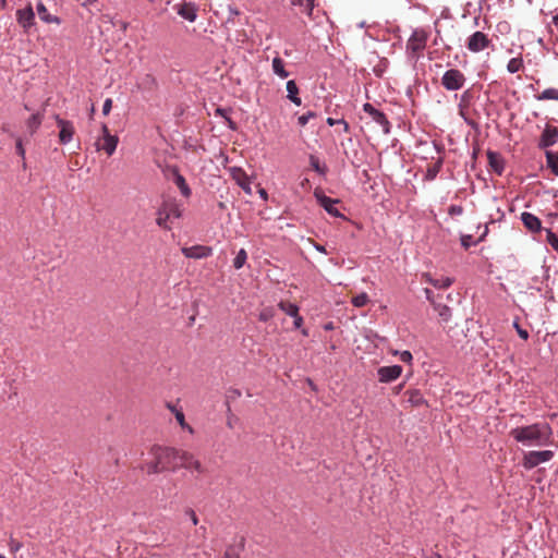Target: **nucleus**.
Masks as SVG:
<instances>
[{"instance_id": "f257e3e1", "label": "nucleus", "mask_w": 558, "mask_h": 558, "mask_svg": "<svg viewBox=\"0 0 558 558\" xmlns=\"http://www.w3.org/2000/svg\"><path fill=\"white\" fill-rule=\"evenodd\" d=\"M177 454V448L154 445L148 450V457L142 463L141 470L148 475L159 474L166 471H175L179 469Z\"/></svg>"}, {"instance_id": "f03ea898", "label": "nucleus", "mask_w": 558, "mask_h": 558, "mask_svg": "<svg viewBox=\"0 0 558 558\" xmlns=\"http://www.w3.org/2000/svg\"><path fill=\"white\" fill-rule=\"evenodd\" d=\"M510 435L514 440L527 446H545L550 442L551 428L547 423H535L513 428Z\"/></svg>"}, {"instance_id": "7ed1b4c3", "label": "nucleus", "mask_w": 558, "mask_h": 558, "mask_svg": "<svg viewBox=\"0 0 558 558\" xmlns=\"http://www.w3.org/2000/svg\"><path fill=\"white\" fill-rule=\"evenodd\" d=\"M170 217L180 218L181 209L175 202H165L158 209L156 222L163 229H170L168 220Z\"/></svg>"}, {"instance_id": "20e7f679", "label": "nucleus", "mask_w": 558, "mask_h": 558, "mask_svg": "<svg viewBox=\"0 0 558 558\" xmlns=\"http://www.w3.org/2000/svg\"><path fill=\"white\" fill-rule=\"evenodd\" d=\"M465 76L458 69H450L446 71L441 77V85L447 90H458L464 86Z\"/></svg>"}, {"instance_id": "39448f33", "label": "nucleus", "mask_w": 558, "mask_h": 558, "mask_svg": "<svg viewBox=\"0 0 558 558\" xmlns=\"http://www.w3.org/2000/svg\"><path fill=\"white\" fill-rule=\"evenodd\" d=\"M428 35L424 29H415L407 43V50L415 58L425 49Z\"/></svg>"}, {"instance_id": "423d86ee", "label": "nucleus", "mask_w": 558, "mask_h": 558, "mask_svg": "<svg viewBox=\"0 0 558 558\" xmlns=\"http://www.w3.org/2000/svg\"><path fill=\"white\" fill-rule=\"evenodd\" d=\"M177 462H179V469L194 470L198 473L205 472L201 461L190 451L178 449Z\"/></svg>"}, {"instance_id": "0eeeda50", "label": "nucleus", "mask_w": 558, "mask_h": 558, "mask_svg": "<svg viewBox=\"0 0 558 558\" xmlns=\"http://www.w3.org/2000/svg\"><path fill=\"white\" fill-rule=\"evenodd\" d=\"M553 457L554 452L551 450L529 451L523 456L522 465L526 470H531L541 463L551 460Z\"/></svg>"}, {"instance_id": "6e6552de", "label": "nucleus", "mask_w": 558, "mask_h": 558, "mask_svg": "<svg viewBox=\"0 0 558 558\" xmlns=\"http://www.w3.org/2000/svg\"><path fill=\"white\" fill-rule=\"evenodd\" d=\"M492 40L483 32L473 33L466 41V48L474 53L481 52L489 47Z\"/></svg>"}, {"instance_id": "1a4fd4ad", "label": "nucleus", "mask_w": 558, "mask_h": 558, "mask_svg": "<svg viewBox=\"0 0 558 558\" xmlns=\"http://www.w3.org/2000/svg\"><path fill=\"white\" fill-rule=\"evenodd\" d=\"M314 196L317 203L331 216L341 217L340 211L337 209L336 204L339 203L338 199L330 198L324 194V192L319 189H316L314 192Z\"/></svg>"}, {"instance_id": "9d476101", "label": "nucleus", "mask_w": 558, "mask_h": 558, "mask_svg": "<svg viewBox=\"0 0 558 558\" xmlns=\"http://www.w3.org/2000/svg\"><path fill=\"white\" fill-rule=\"evenodd\" d=\"M56 122L59 131V142L60 144H68L73 140V136L75 134V128L73 123L69 120L61 119L60 117H56Z\"/></svg>"}, {"instance_id": "9b49d317", "label": "nucleus", "mask_w": 558, "mask_h": 558, "mask_svg": "<svg viewBox=\"0 0 558 558\" xmlns=\"http://www.w3.org/2000/svg\"><path fill=\"white\" fill-rule=\"evenodd\" d=\"M425 294H426L427 300L433 305L434 310L438 313L439 323L440 324L448 323L451 317V310L447 305L437 302L433 295V292L429 289H425Z\"/></svg>"}, {"instance_id": "f8f14e48", "label": "nucleus", "mask_w": 558, "mask_h": 558, "mask_svg": "<svg viewBox=\"0 0 558 558\" xmlns=\"http://www.w3.org/2000/svg\"><path fill=\"white\" fill-rule=\"evenodd\" d=\"M402 371L403 368L400 365L379 367L377 371L378 380L380 383H391L401 376Z\"/></svg>"}, {"instance_id": "ddd939ff", "label": "nucleus", "mask_w": 558, "mask_h": 558, "mask_svg": "<svg viewBox=\"0 0 558 558\" xmlns=\"http://www.w3.org/2000/svg\"><path fill=\"white\" fill-rule=\"evenodd\" d=\"M558 142V128L546 124L539 141H538V147L539 148H547L553 145H555Z\"/></svg>"}, {"instance_id": "4468645a", "label": "nucleus", "mask_w": 558, "mask_h": 558, "mask_svg": "<svg viewBox=\"0 0 558 558\" xmlns=\"http://www.w3.org/2000/svg\"><path fill=\"white\" fill-rule=\"evenodd\" d=\"M182 253L187 258H206L211 255L213 250L209 246L205 245H194L191 247H183Z\"/></svg>"}, {"instance_id": "2eb2a0df", "label": "nucleus", "mask_w": 558, "mask_h": 558, "mask_svg": "<svg viewBox=\"0 0 558 558\" xmlns=\"http://www.w3.org/2000/svg\"><path fill=\"white\" fill-rule=\"evenodd\" d=\"M119 138L117 135L114 136H107V137H99L95 145L97 150H105L108 156H111L118 146Z\"/></svg>"}, {"instance_id": "dca6fc26", "label": "nucleus", "mask_w": 558, "mask_h": 558, "mask_svg": "<svg viewBox=\"0 0 558 558\" xmlns=\"http://www.w3.org/2000/svg\"><path fill=\"white\" fill-rule=\"evenodd\" d=\"M363 109L373 118L376 123L384 128L385 132L389 131V122L384 112L377 110L372 104L368 102L364 104Z\"/></svg>"}, {"instance_id": "f3484780", "label": "nucleus", "mask_w": 558, "mask_h": 558, "mask_svg": "<svg viewBox=\"0 0 558 558\" xmlns=\"http://www.w3.org/2000/svg\"><path fill=\"white\" fill-rule=\"evenodd\" d=\"M16 19H17L19 24L24 29H28L34 24V21H35V14H34L33 8L31 5H28L25 9L17 10Z\"/></svg>"}, {"instance_id": "a211bd4d", "label": "nucleus", "mask_w": 558, "mask_h": 558, "mask_svg": "<svg viewBox=\"0 0 558 558\" xmlns=\"http://www.w3.org/2000/svg\"><path fill=\"white\" fill-rule=\"evenodd\" d=\"M178 14L190 22H194L197 17V7L192 2H184L179 7Z\"/></svg>"}, {"instance_id": "6ab92c4d", "label": "nucleus", "mask_w": 558, "mask_h": 558, "mask_svg": "<svg viewBox=\"0 0 558 558\" xmlns=\"http://www.w3.org/2000/svg\"><path fill=\"white\" fill-rule=\"evenodd\" d=\"M233 179L245 191L246 194H252L251 180L243 170L234 169Z\"/></svg>"}, {"instance_id": "aec40b11", "label": "nucleus", "mask_w": 558, "mask_h": 558, "mask_svg": "<svg viewBox=\"0 0 558 558\" xmlns=\"http://www.w3.org/2000/svg\"><path fill=\"white\" fill-rule=\"evenodd\" d=\"M521 220L523 225L530 230V231H539L542 223L541 220L534 216L531 213H522Z\"/></svg>"}, {"instance_id": "412c9836", "label": "nucleus", "mask_w": 558, "mask_h": 558, "mask_svg": "<svg viewBox=\"0 0 558 558\" xmlns=\"http://www.w3.org/2000/svg\"><path fill=\"white\" fill-rule=\"evenodd\" d=\"M137 86L142 90L153 92L157 89L158 82L153 74H145L143 77H141Z\"/></svg>"}, {"instance_id": "4be33fe9", "label": "nucleus", "mask_w": 558, "mask_h": 558, "mask_svg": "<svg viewBox=\"0 0 558 558\" xmlns=\"http://www.w3.org/2000/svg\"><path fill=\"white\" fill-rule=\"evenodd\" d=\"M168 409L174 414L177 422L183 429H187L191 434L193 428L185 422V416L182 410L177 409L174 405L168 403Z\"/></svg>"}, {"instance_id": "5701e85b", "label": "nucleus", "mask_w": 558, "mask_h": 558, "mask_svg": "<svg viewBox=\"0 0 558 558\" xmlns=\"http://www.w3.org/2000/svg\"><path fill=\"white\" fill-rule=\"evenodd\" d=\"M244 549V538H241L238 545H229L221 558H240Z\"/></svg>"}, {"instance_id": "b1692460", "label": "nucleus", "mask_w": 558, "mask_h": 558, "mask_svg": "<svg viewBox=\"0 0 558 558\" xmlns=\"http://www.w3.org/2000/svg\"><path fill=\"white\" fill-rule=\"evenodd\" d=\"M287 92H288V98L296 106H300L302 101H301V98L298 96L299 88L296 86V83L293 80L287 82Z\"/></svg>"}, {"instance_id": "393cba45", "label": "nucleus", "mask_w": 558, "mask_h": 558, "mask_svg": "<svg viewBox=\"0 0 558 558\" xmlns=\"http://www.w3.org/2000/svg\"><path fill=\"white\" fill-rule=\"evenodd\" d=\"M173 173H174V183L181 191L182 195L185 197H189L191 195V189L189 187L184 177L181 175L178 170H174Z\"/></svg>"}, {"instance_id": "a878e982", "label": "nucleus", "mask_w": 558, "mask_h": 558, "mask_svg": "<svg viewBox=\"0 0 558 558\" xmlns=\"http://www.w3.org/2000/svg\"><path fill=\"white\" fill-rule=\"evenodd\" d=\"M425 278V281L433 284L435 288L438 289H446L451 286L452 280L448 277L441 278V279H433L428 274H425L423 276Z\"/></svg>"}, {"instance_id": "bb28decb", "label": "nucleus", "mask_w": 558, "mask_h": 558, "mask_svg": "<svg viewBox=\"0 0 558 558\" xmlns=\"http://www.w3.org/2000/svg\"><path fill=\"white\" fill-rule=\"evenodd\" d=\"M292 4L300 7L306 15L312 16L315 7V0H292Z\"/></svg>"}, {"instance_id": "cd10ccee", "label": "nucleus", "mask_w": 558, "mask_h": 558, "mask_svg": "<svg viewBox=\"0 0 558 558\" xmlns=\"http://www.w3.org/2000/svg\"><path fill=\"white\" fill-rule=\"evenodd\" d=\"M272 71L275 74L280 76L281 78H286L289 76V72L284 69V62L281 58L276 57L272 60Z\"/></svg>"}, {"instance_id": "c85d7f7f", "label": "nucleus", "mask_w": 558, "mask_h": 558, "mask_svg": "<svg viewBox=\"0 0 558 558\" xmlns=\"http://www.w3.org/2000/svg\"><path fill=\"white\" fill-rule=\"evenodd\" d=\"M36 8H37V13L41 21H44L46 23L58 22L57 17H53L52 15H50L48 13V10L46 9V7L43 2H38Z\"/></svg>"}, {"instance_id": "c756f323", "label": "nucleus", "mask_w": 558, "mask_h": 558, "mask_svg": "<svg viewBox=\"0 0 558 558\" xmlns=\"http://www.w3.org/2000/svg\"><path fill=\"white\" fill-rule=\"evenodd\" d=\"M547 167L551 169L555 175H558V155L553 151H546Z\"/></svg>"}, {"instance_id": "7c9ffc66", "label": "nucleus", "mask_w": 558, "mask_h": 558, "mask_svg": "<svg viewBox=\"0 0 558 558\" xmlns=\"http://www.w3.org/2000/svg\"><path fill=\"white\" fill-rule=\"evenodd\" d=\"M43 122V114L35 113L27 120V129L31 134L35 133Z\"/></svg>"}, {"instance_id": "2f4dec72", "label": "nucleus", "mask_w": 558, "mask_h": 558, "mask_svg": "<svg viewBox=\"0 0 558 558\" xmlns=\"http://www.w3.org/2000/svg\"><path fill=\"white\" fill-rule=\"evenodd\" d=\"M441 167H442V158L439 157L434 165H432L427 168L426 179L434 180L437 177V174L439 173Z\"/></svg>"}, {"instance_id": "473e14b6", "label": "nucleus", "mask_w": 558, "mask_h": 558, "mask_svg": "<svg viewBox=\"0 0 558 558\" xmlns=\"http://www.w3.org/2000/svg\"><path fill=\"white\" fill-rule=\"evenodd\" d=\"M538 100H558V89L547 88L536 96Z\"/></svg>"}, {"instance_id": "72a5a7b5", "label": "nucleus", "mask_w": 558, "mask_h": 558, "mask_svg": "<svg viewBox=\"0 0 558 558\" xmlns=\"http://www.w3.org/2000/svg\"><path fill=\"white\" fill-rule=\"evenodd\" d=\"M279 308L284 312L287 315L289 316H296V313L299 312V307L293 304V303H290V302H284V301H281L279 304H278Z\"/></svg>"}, {"instance_id": "f704fd0d", "label": "nucleus", "mask_w": 558, "mask_h": 558, "mask_svg": "<svg viewBox=\"0 0 558 558\" xmlns=\"http://www.w3.org/2000/svg\"><path fill=\"white\" fill-rule=\"evenodd\" d=\"M523 68V59L521 57L512 58L507 64V70L510 73H517Z\"/></svg>"}, {"instance_id": "c9c22d12", "label": "nucleus", "mask_w": 558, "mask_h": 558, "mask_svg": "<svg viewBox=\"0 0 558 558\" xmlns=\"http://www.w3.org/2000/svg\"><path fill=\"white\" fill-rule=\"evenodd\" d=\"M246 259H247V253L244 248H241L233 259V267L235 269L242 268L244 266Z\"/></svg>"}, {"instance_id": "e433bc0d", "label": "nucleus", "mask_w": 558, "mask_h": 558, "mask_svg": "<svg viewBox=\"0 0 558 558\" xmlns=\"http://www.w3.org/2000/svg\"><path fill=\"white\" fill-rule=\"evenodd\" d=\"M351 302L355 307H363L369 302V299L368 295L365 292H363L353 296Z\"/></svg>"}, {"instance_id": "4c0bfd02", "label": "nucleus", "mask_w": 558, "mask_h": 558, "mask_svg": "<svg viewBox=\"0 0 558 558\" xmlns=\"http://www.w3.org/2000/svg\"><path fill=\"white\" fill-rule=\"evenodd\" d=\"M488 159H489V165L494 168V170L496 172H498L500 174L502 171V166L500 165V160H499L497 154L489 151Z\"/></svg>"}, {"instance_id": "58836bf2", "label": "nucleus", "mask_w": 558, "mask_h": 558, "mask_svg": "<svg viewBox=\"0 0 558 558\" xmlns=\"http://www.w3.org/2000/svg\"><path fill=\"white\" fill-rule=\"evenodd\" d=\"M310 165L316 172L320 174H324L326 172V167L320 166L319 159L314 155H311L310 157Z\"/></svg>"}, {"instance_id": "ea45409f", "label": "nucleus", "mask_w": 558, "mask_h": 558, "mask_svg": "<svg viewBox=\"0 0 558 558\" xmlns=\"http://www.w3.org/2000/svg\"><path fill=\"white\" fill-rule=\"evenodd\" d=\"M274 315H275L274 308L266 307V308L260 311V313L258 315V318L262 322H268L269 319H271L274 317Z\"/></svg>"}, {"instance_id": "a19ab883", "label": "nucleus", "mask_w": 558, "mask_h": 558, "mask_svg": "<svg viewBox=\"0 0 558 558\" xmlns=\"http://www.w3.org/2000/svg\"><path fill=\"white\" fill-rule=\"evenodd\" d=\"M547 242L558 253V235L550 230L547 231Z\"/></svg>"}, {"instance_id": "79ce46f5", "label": "nucleus", "mask_w": 558, "mask_h": 558, "mask_svg": "<svg viewBox=\"0 0 558 558\" xmlns=\"http://www.w3.org/2000/svg\"><path fill=\"white\" fill-rule=\"evenodd\" d=\"M326 122H327V124H328V125H330V126H332V125H335V124H337V123H341V124L343 125V131H344L345 133H348V132H349V130H350L349 124H348L344 120H342V119H341V120H336V119H333V118H328Z\"/></svg>"}, {"instance_id": "37998d69", "label": "nucleus", "mask_w": 558, "mask_h": 558, "mask_svg": "<svg viewBox=\"0 0 558 558\" xmlns=\"http://www.w3.org/2000/svg\"><path fill=\"white\" fill-rule=\"evenodd\" d=\"M422 401V395L418 390H413L410 393V402H412L415 405H418Z\"/></svg>"}, {"instance_id": "c03bdc74", "label": "nucleus", "mask_w": 558, "mask_h": 558, "mask_svg": "<svg viewBox=\"0 0 558 558\" xmlns=\"http://www.w3.org/2000/svg\"><path fill=\"white\" fill-rule=\"evenodd\" d=\"M448 214L450 216H460L463 214V207L460 206V205H451L449 208H448Z\"/></svg>"}, {"instance_id": "a18cd8bd", "label": "nucleus", "mask_w": 558, "mask_h": 558, "mask_svg": "<svg viewBox=\"0 0 558 558\" xmlns=\"http://www.w3.org/2000/svg\"><path fill=\"white\" fill-rule=\"evenodd\" d=\"M314 117H315V113H314V112H312V111H310V112H307V113H305V114H302L301 117H299V120H298V121H299V124H300L301 126H304V125H306V124H307V122L310 121V119H312V118H314Z\"/></svg>"}, {"instance_id": "49530a36", "label": "nucleus", "mask_w": 558, "mask_h": 558, "mask_svg": "<svg viewBox=\"0 0 558 558\" xmlns=\"http://www.w3.org/2000/svg\"><path fill=\"white\" fill-rule=\"evenodd\" d=\"M513 326H514V328L517 329L518 335H519L523 340H527V338H529V332H527V330L522 329V328L520 327V325H519L517 322L513 324Z\"/></svg>"}, {"instance_id": "de8ad7c7", "label": "nucleus", "mask_w": 558, "mask_h": 558, "mask_svg": "<svg viewBox=\"0 0 558 558\" xmlns=\"http://www.w3.org/2000/svg\"><path fill=\"white\" fill-rule=\"evenodd\" d=\"M412 359H413V356L410 351H403L400 353V361H402L403 363L410 364Z\"/></svg>"}, {"instance_id": "09e8293b", "label": "nucleus", "mask_w": 558, "mask_h": 558, "mask_svg": "<svg viewBox=\"0 0 558 558\" xmlns=\"http://www.w3.org/2000/svg\"><path fill=\"white\" fill-rule=\"evenodd\" d=\"M112 108V99L111 98H107L104 102V106H102V113L105 116L109 114L110 110Z\"/></svg>"}, {"instance_id": "8fccbe9b", "label": "nucleus", "mask_w": 558, "mask_h": 558, "mask_svg": "<svg viewBox=\"0 0 558 558\" xmlns=\"http://www.w3.org/2000/svg\"><path fill=\"white\" fill-rule=\"evenodd\" d=\"M186 515H189L190 520L192 521V523L194 525H196L198 523V518L196 515V512L193 510V509H187L185 511Z\"/></svg>"}, {"instance_id": "3c124183", "label": "nucleus", "mask_w": 558, "mask_h": 558, "mask_svg": "<svg viewBox=\"0 0 558 558\" xmlns=\"http://www.w3.org/2000/svg\"><path fill=\"white\" fill-rule=\"evenodd\" d=\"M75 1L78 2L84 8H89V7L94 5L98 0H75Z\"/></svg>"}, {"instance_id": "603ef678", "label": "nucleus", "mask_w": 558, "mask_h": 558, "mask_svg": "<svg viewBox=\"0 0 558 558\" xmlns=\"http://www.w3.org/2000/svg\"><path fill=\"white\" fill-rule=\"evenodd\" d=\"M294 318L293 325L295 328H301L303 325V317L300 316L299 312L296 313V316H292Z\"/></svg>"}, {"instance_id": "864d4df0", "label": "nucleus", "mask_w": 558, "mask_h": 558, "mask_svg": "<svg viewBox=\"0 0 558 558\" xmlns=\"http://www.w3.org/2000/svg\"><path fill=\"white\" fill-rule=\"evenodd\" d=\"M16 153L22 157L24 158L25 156V150H24V147L22 145V142L21 141H17L16 142Z\"/></svg>"}, {"instance_id": "5fc2aeb1", "label": "nucleus", "mask_w": 558, "mask_h": 558, "mask_svg": "<svg viewBox=\"0 0 558 558\" xmlns=\"http://www.w3.org/2000/svg\"><path fill=\"white\" fill-rule=\"evenodd\" d=\"M472 236L471 235H463L461 238V244L468 248L470 246V241H471Z\"/></svg>"}, {"instance_id": "6e6d98bb", "label": "nucleus", "mask_w": 558, "mask_h": 558, "mask_svg": "<svg viewBox=\"0 0 558 558\" xmlns=\"http://www.w3.org/2000/svg\"><path fill=\"white\" fill-rule=\"evenodd\" d=\"M107 136H113V135L110 134V131H109V128L107 126V124H102L101 125V137H107Z\"/></svg>"}, {"instance_id": "4d7b16f0", "label": "nucleus", "mask_w": 558, "mask_h": 558, "mask_svg": "<svg viewBox=\"0 0 558 558\" xmlns=\"http://www.w3.org/2000/svg\"><path fill=\"white\" fill-rule=\"evenodd\" d=\"M10 547L12 550L16 551L22 547V545L20 542L15 541V539H11Z\"/></svg>"}, {"instance_id": "13d9d810", "label": "nucleus", "mask_w": 558, "mask_h": 558, "mask_svg": "<svg viewBox=\"0 0 558 558\" xmlns=\"http://www.w3.org/2000/svg\"><path fill=\"white\" fill-rule=\"evenodd\" d=\"M315 248H316L318 252H322V253H325V254L327 253V251H326L325 246H323V245L316 244V245H315Z\"/></svg>"}, {"instance_id": "bf43d9fd", "label": "nucleus", "mask_w": 558, "mask_h": 558, "mask_svg": "<svg viewBox=\"0 0 558 558\" xmlns=\"http://www.w3.org/2000/svg\"><path fill=\"white\" fill-rule=\"evenodd\" d=\"M259 195L262 198L264 199H267L268 195H267V192L264 190V189H260L259 190Z\"/></svg>"}, {"instance_id": "052dcab7", "label": "nucleus", "mask_w": 558, "mask_h": 558, "mask_svg": "<svg viewBox=\"0 0 558 558\" xmlns=\"http://www.w3.org/2000/svg\"><path fill=\"white\" fill-rule=\"evenodd\" d=\"M325 329H326V330H331V329H333V325H332V323H328L327 325H325Z\"/></svg>"}, {"instance_id": "680f3d73", "label": "nucleus", "mask_w": 558, "mask_h": 558, "mask_svg": "<svg viewBox=\"0 0 558 558\" xmlns=\"http://www.w3.org/2000/svg\"><path fill=\"white\" fill-rule=\"evenodd\" d=\"M232 392H233V395H234L235 397H240V396H241V392H240L239 390H236V389H235V390H233Z\"/></svg>"}, {"instance_id": "e2e57ef3", "label": "nucleus", "mask_w": 558, "mask_h": 558, "mask_svg": "<svg viewBox=\"0 0 558 558\" xmlns=\"http://www.w3.org/2000/svg\"><path fill=\"white\" fill-rule=\"evenodd\" d=\"M0 1H1V5H0V7H1V8H2V7H4V4H5V0H0Z\"/></svg>"}, {"instance_id": "0e129e2a", "label": "nucleus", "mask_w": 558, "mask_h": 558, "mask_svg": "<svg viewBox=\"0 0 558 558\" xmlns=\"http://www.w3.org/2000/svg\"><path fill=\"white\" fill-rule=\"evenodd\" d=\"M302 333H303L304 336H307V331H306L305 329H304V330H302Z\"/></svg>"}, {"instance_id": "69168bd1", "label": "nucleus", "mask_w": 558, "mask_h": 558, "mask_svg": "<svg viewBox=\"0 0 558 558\" xmlns=\"http://www.w3.org/2000/svg\"><path fill=\"white\" fill-rule=\"evenodd\" d=\"M402 387L403 385H400L399 387H397V390L399 391Z\"/></svg>"}, {"instance_id": "338daca9", "label": "nucleus", "mask_w": 558, "mask_h": 558, "mask_svg": "<svg viewBox=\"0 0 558 558\" xmlns=\"http://www.w3.org/2000/svg\"><path fill=\"white\" fill-rule=\"evenodd\" d=\"M0 558H5L4 556L0 555Z\"/></svg>"}, {"instance_id": "774afa93", "label": "nucleus", "mask_w": 558, "mask_h": 558, "mask_svg": "<svg viewBox=\"0 0 558 558\" xmlns=\"http://www.w3.org/2000/svg\"><path fill=\"white\" fill-rule=\"evenodd\" d=\"M529 2H531L532 0H527Z\"/></svg>"}]
</instances>
